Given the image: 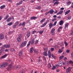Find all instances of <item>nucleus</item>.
<instances>
[{
    "mask_svg": "<svg viewBox=\"0 0 73 73\" xmlns=\"http://www.w3.org/2000/svg\"><path fill=\"white\" fill-rule=\"evenodd\" d=\"M27 42L26 41H25L23 42L20 45V47L21 48H23L24 46H25L27 44Z\"/></svg>",
    "mask_w": 73,
    "mask_h": 73,
    "instance_id": "1",
    "label": "nucleus"
},
{
    "mask_svg": "<svg viewBox=\"0 0 73 73\" xmlns=\"http://www.w3.org/2000/svg\"><path fill=\"white\" fill-rule=\"evenodd\" d=\"M4 38V36L3 34H0V40H3Z\"/></svg>",
    "mask_w": 73,
    "mask_h": 73,
    "instance_id": "2",
    "label": "nucleus"
},
{
    "mask_svg": "<svg viewBox=\"0 0 73 73\" xmlns=\"http://www.w3.org/2000/svg\"><path fill=\"white\" fill-rule=\"evenodd\" d=\"M3 47L5 48H10V44H6L3 45Z\"/></svg>",
    "mask_w": 73,
    "mask_h": 73,
    "instance_id": "3",
    "label": "nucleus"
},
{
    "mask_svg": "<svg viewBox=\"0 0 73 73\" xmlns=\"http://www.w3.org/2000/svg\"><path fill=\"white\" fill-rule=\"evenodd\" d=\"M68 25H69V23H67L65 24L64 27L65 29L67 30L68 29Z\"/></svg>",
    "mask_w": 73,
    "mask_h": 73,
    "instance_id": "4",
    "label": "nucleus"
},
{
    "mask_svg": "<svg viewBox=\"0 0 73 73\" xmlns=\"http://www.w3.org/2000/svg\"><path fill=\"white\" fill-rule=\"evenodd\" d=\"M11 68H12V64H10L9 65L8 67L7 68L8 70H11Z\"/></svg>",
    "mask_w": 73,
    "mask_h": 73,
    "instance_id": "5",
    "label": "nucleus"
},
{
    "mask_svg": "<svg viewBox=\"0 0 73 73\" xmlns=\"http://www.w3.org/2000/svg\"><path fill=\"white\" fill-rule=\"evenodd\" d=\"M70 68H68L66 70V73H70Z\"/></svg>",
    "mask_w": 73,
    "mask_h": 73,
    "instance_id": "6",
    "label": "nucleus"
},
{
    "mask_svg": "<svg viewBox=\"0 0 73 73\" xmlns=\"http://www.w3.org/2000/svg\"><path fill=\"white\" fill-rule=\"evenodd\" d=\"M62 27L61 26L59 28L57 31V32H60V31L62 30Z\"/></svg>",
    "mask_w": 73,
    "mask_h": 73,
    "instance_id": "7",
    "label": "nucleus"
},
{
    "mask_svg": "<svg viewBox=\"0 0 73 73\" xmlns=\"http://www.w3.org/2000/svg\"><path fill=\"white\" fill-rule=\"evenodd\" d=\"M47 22H46L44 23V24H43L42 25H41V27L42 28V27H45L46 24H47Z\"/></svg>",
    "mask_w": 73,
    "mask_h": 73,
    "instance_id": "8",
    "label": "nucleus"
},
{
    "mask_svg": "<svg viewBox=\"0 0 73 73\" xmlns=\"http://www.w3.org/2000/svg\"><path fill=\"white\" fill-rule=\"evenodd\" d=\"M49 12V13H50L51 15H52L53 14V12H54V11L53 10V9H51L50 10Z\"/></svg>",
    "mask_w": 73,
    "mask_h": 73,
    "instance_id": "9",
    "label": "nucleus"
},
{
    "mask_svg": "<svg viewBox=\"0 0 73 73\" xmlns=\"http://www.w3.org/2000/svg\"><path fill=\"white\" fill-rule=\"evenodd\" d=\"M7 56H8V54H5V55L3 56L1 58H0L1 59H2V58H5Z\"/></svg>",
    "mask_w": 73,
    "mask_h": 73,
    "instance_id": "10",
    "label": "nucleus"
},
{
    "mask_svg": "<svg viewBox=\"0 0 73 73\" xmlns=\"http://www.w3.org/2000/svg\"><path fill=\"white\" fill-rule=\"evenodd\" d=\"M47 68H52V65H51L50 63H49L48 64Z\"/></svg>",
    "mask_w": 73,
    "mask_h": 73,
    "instance_id": "11",
    "label": "nucleus"
},
{
    "mask_svg": "<svg viewBox=\"0 0 73 73\" xmlns=\"http://www.w3.org/2000/svg\"><path fill=\"white\" fill-rule=\"evenodd\" d=\"M70 10H69L67 11L65 13V15H68V14L69 13H70Z\"/></svg>",
    "mask_w": 73,
    "mask_h": 73,
    "instance_id": "12",
    "label": "nucleus"
},
{
    "mask_svg": "<svg viewBox=\"0 0 73 73\" xmlns=\"http://www.w3.org/2000/svg\"><path fill=\"white\" fill-rule=\"evenodd\" d=\"M21 40V39L20 37H18L17 38V41L18 42H20Z\"/></svg>",
    "mask_w": 73,
    "mask_h": 73,
    "instance_id": "13",
    "label": "nucleus"
},
{
    "mask_svg": "<svg viewBox=\"0 0 73 73\" xmlns=\"http://www.w3.org/2000/svg\"><path fill=\"white\" fill-rule=\"evenodd\" d=\"M55 31V29L53 28L51 30V34H52V35H54V32Z\"/></svg>",
    "mask_w": 73,
    "mask_h": 73,
    "instance_id": "14",
    "label": "nucleus"
},
{
    "mask_svg": "<svg viewBox=\"0 0 73 73\" xmlns=\"http://www.w3.org/2000/svg\"><path fill=\"white\" fill-rule=\"evenodd\" d=\"M49 27L50 29L52 27H54L52 23H50L49 24Z\"/></svg>",
    "mask_w": 73,
    "mask_h": 73,
    "instance_id": "15",
    "label": "nucleus"
},
{
    "mask_svg": "<svg viewBox=\"0 0 73 73\" xmlns=\"http://www.w3.org/2000/svg\"><path fill=\"white\" fill-rule=\"evenodd\" d=\"M63 13V11H60L57 14V15H61L62 13Z\"/></svg>",
    "mask_w": 73,
    "mask_h": 73,
    "instance_id": "16",
    "label": "nucleus"
},
{
    "mask_svg": "<svg viewBox=\"0 0 73 73\" xmlns=\"http://www.w3.org/2000/svg\"><path fill=\"white\" fill-rule=\"evenodd\" d=\"M64 24V21H63L62 20L59 23V25H62Z\"/></svg>",
    "mask_w": 73,
    "mask_h": 73,
    "instance_id": "17",
    "label": "nucleus"
},
{
    "mask_svg": "<svg viewBox=\"0 0 73 73\" xmlns=\"http://www.w3.org/2000/svg\"><path fill=\"white\" fill-rule=\"evenodd\" d=\"M2 65H3V67H5V66H7L8 65V64L7 63H4Z\"/></svg>",
    "mask_w": 73,
    "mask_h": 73,
    "instance_id": "18",
    "label": "nucleus"
},
{
    "mask_svg": "<svg viewBox=\"0 0 73 73\" xmlns=\"http://www.w3.org/2000/svg\"><path fill=\"white\" fill-rule=\"evenodd\" d=\"M63 51V50L62 49H59V50L58 51V52L61 53Z\"/></svg>",
    "mask_w": 73,
    "mask_h": 73,
    "instance_id": "19",
    "label": "nucleus"
},
{
    "mask_svg": "<svg viewBox=\"0 0 73 73\" xmlns=\"http://www.w3.org/2000/svg\"><path fill=\"white\" fill-rule=\"evenodd\" d=\"M31 43V44H33V43H34V42H35V39H33L32 41H30L29 42V43Z\"/></svg>",
    "mask_w": 73,
    "mask_h": 73,
    "instance_id": "20",
    "label": "nucleus"
},
{
    "mask_svg": "<svg viewBox=\"0 0 73 73\" xmlns=\"http://www.w3.org/2000/svg\"><path fill=\"white\" fill-rule=\"evenodd\" d=\"M5 7V5H3L1 6L0 7V8L1 9H3V8H4Z\"/></svg>",
    "mask_w": 73,
    "mask_h": 73,
    "instance_id": "21",
    "label": "nucleus"
},
{
    "mask_svg": "<svg viewBox=\"0 0 73 73\" xmlns=\"http://www.w3.org/2000/svg\"><path fill=\"white\" fill-rule=\"evenodd\" d=\"M48 56L49 58H50V57H51V54H50V51H48Z\"/></svg>",
    "mask_w": 73,
    "mask_h": 73,
    "instance_id": "22",
    "label": "nucleus"
},
{
    "mask_svg": "<svg viewBox=\"0 0 73 73\" xmlns=\"http://www.w3.org/2000/svg\"><path fill=\"white\" fill-rule=\"evenodd\" d=\"M36 19H37V17H32L31 18V20H35Z\"/></svg>",
    "mask_w": 73,
    "mask_h": 73,
    "instance_id": "23",
    "label": "nucleus"
},
{
    "mask_svg": "<svg viewBox=\"0 0 73 73\" xmlns=\"http://www.w3.org/2000/svg\"><path fill=\"white\" fill-rule=\"evenodd\" d=\"M22 3H23V1H20L17 4V5H20V4H22Z\"/></svg>",
    "mask_w": 73,
    "mask_h": 73,
    "instance_id": "24",
    "label": "nucleus"
},
{
    "mask_svg": "<svg viewBox=\"0 0 73 73\" xmlns=\"http://www.w3.org/2000/svg\"><path fill=\"white\" fill-rule=\"evenodd\" d=\"M27 35V37H29V36H30L31 35V33L29 32H28Z\"/></svg>",
    "mask_w": 73,
    "mask_h": 73,
    "instance_id": "25",
    "label": "nucleus"
},
{
    "mask_svg": "<svg viewBox=\"0 0 73 73\" xmlns=\"http://www.w3.org/2000/svg\"><path fill=\"white\" fill-rule=\"evenodd\" d=\"M41 7H40V6H38L36 7L35 8V9H41Z\"/></svg>",
    "mask_w": 73,
    "mask_h": 73,
    "instance_id": "26",
    "label": "nucleus"
},
{
    "mask_svg": "<svg viewBox=\"0 0 73 73\" xmlns=\"http://www.w3.org/2000/svg\"><path fill=\"white\" fill-rule=\"evenodd\" d=\"M9 17V15L8 14H7V15L5 17V20H7L8 18Z\"/></svg>",
    "mask_w": 73,
    "mask_h": 73,
    "instance_id": "27",
    "label": "nucleus"
},
{
    "mask_svg": "<svg viewBox=\"0 0 73 73\" xmlns=\"http://www.w3.org/2000/svg\"><path fill=\"white\" fill-rule=\"evenodd\" d=\"M45 20H46V19H45V18L42 19L40 21V23H43V22H44V21H45Z\"/></svg>",
    "mask_w": 73,
    "mask_h": 73,
    "instance_id": "28",
    "label": "nucleus"
},
{
    "mask_svg": "<svg viewBox=\"0 0 73 73\" xmlns=\"http://www.w3.org/2000/svg\"><path fill=\"white\" fill-rule=\"evenodd\" d=\"M33 47H32L30 49L31 53H33Z\"/></svg>",
    "mask_w": 73,
    "mask_h": 73,
    "instance_id": "29",
    "label": "nucleus"
},
{
    "mask_svg": "<svg viewBox=\"0 0 73 73\" xmlns=\"http://www.w3.org/2000/svg\"><path fill=\"white\" fill-rule=\"evenodd\" d=\"M13 24V23L12 22H10L9 23V24H7L8 25H9V26H11Z\"/></svg>",
    "mask_w": 73,
    "mask_h": 73,
    "instance_id": "30",
    "label": "nucleus"
},
{
    "mask_svg": "<svg viewBox=\"0 0 73 73\" xmlns=\"http://www.w3.org/2000/svg\"><path fill=\"white\" fill-rule=\"evenodd\" d=\"M64 57V56L63 55L60 56L59 57L60 60H61L62 58H63Z\"/></svg>",
    "mask_w": 73,
    "mask_h": 73,
    "instance_id": "31",
    "label": "nucleus"
},
{
    "mask_svg": "<svg viewBox=\"0 0 73 73\" xmlns=\"http://www.w3.org/2000/svg\"><path fill=\"white\" fill-rule=\"evenodd\" d=\"M64 44H65V46H68V43L66 42V41H64Z\"/></svg>",
    "mask_w": 73,
    "mask_h": 73,
    "instance_id": "32",
    "label": "nucleus"
},
{
    "mask_svg": "<svg viewBox=\"0 0 73 73\" xmlns=\"http://www.w3.org/2000/svg\"><path fill=\"white\" fill-rule=\"evenodd\" d=\"M11 18H9L8 19H7V22L10 21L11 20Z\"/></svg>",
    "mask_w": 73,
    "mask_h": 73,
    "instance_id": "33",
    "label": "nucleus"
},
{
    "mask_svg": "<svg viewBox=\"0 0 73 73\" xmlns=\"http://www.w3.org/2000/svg\"><path fill=\"white\" fill-rule=\"evenodd\" d=\"M20 68H21V66L20 65H18L17 66V69H19Z\"/></svg>",
    "mask_w": 73,
    "mask_h": 73,
    "instance_id": "34",
    "label": "nucleus"
},
{
    "mask_svg": "<svg viewBox=\"0 0 73 73\" xmlns=\"http://www.w3.org/2000/svg\"><path fill=\"white\" fill-rule=\"evenodd\" d=\"M19 55L20 56H22L23 55V53H22V52H21L19 53Z\"/></svg>",
    "mask_w": 73,
    "mask_h": 73,
    "instance_id": "35",
    "label": "nucleus"
},
{
    "mask_svg": "<svg viewBox=\"0 0 73 73\" xmlns=\"http://www.w3.org/2000/svg\"><path fill=\"white\" fill-rule=\"evenodd\" d=\"M44 56H48V54H47L46 52H44Z\"/></svg>",
    "mask_w": 73,
    "mask_h": 73,
    "instance_id": "36",
    "label": "nucleus"
},
{
    "mask_svg": "<svg viewBox=\"0 0 73 73\" xmlns=\"http://www.w3.org/2000/svg\"><path fill=\"white\" fill-rule=\"evenodd\" d=\"M4 46H3L2 47H1V50H1L2 51H2H3V50H4Z\"/></svg>",
    "mask_w": 73,
    "mask_h": 73,
    "instance_id": "37",
    "label": "nucleus"
},
{
    "mask_svg": "<svg viewBox=\"0 0 73 73\" xmlns=\"http://www.w3.org/2000/svg\"><path fill=\"white\" fill-rule=\"evenodd\" d=\"M67 18L68 20H70L71 19V18H72V17L71 16H69Z\"/></svg>",
    "mask_w": 73,
    "mask_h": 73,
    "instance_id": "38",
    "label": "nucleus"
},
{
    "mask_svg": "<svg viewBox=\"0 0 73 73\" xmlns=\"http://www.w3.org/2000/svg\"><path fill=\"white\" fill-rule=\"evenodd\" d=\"M44 50L45 51V52H46L47 51H48V48H44Z\"/></svg>",
    "mask_w": 73,
    "mask_h": 73,
    "instance_id": "39",
    "label": "nucleus"
},
{
    "mask_svg": "<svg viewBox=\"0 0 73 73\" xmlns=\"http://www.w3.org/2000/svg\"><path fill=\"white\" fill-rule=\"evenodd\" d=\"M43 32H44V31L42 30L39 31V33L40 34H42V33Z\"/></svg>",
    "mask_w": 73,
    "mask_h": 73,
    "instance_id": "40",
    "label": "nucleus"
},
{
    "mask_svg": "<svg viewBox=\"0 0 73 73\" xmlns=\"http://www.w3.org/2000/svg\"><path fill=\"white\" fill-rule=\"evenodd\" d=\"M69 63L72 65L73 63V62L71 60H70L69 61Z\"/></svg>",
    "mask_w": 73,
    "mask_h": 73,
    "instance_id": "41",
    "label": "nucleus"
},
{
    "mask_svg": "<svg viewBox=\"0 0 73 73\" xmlns=\"http://www.w3.org/2000/svg\"><path fill=\"white\" fill-rule=\"evenodd\" d=\"M52 57L53 58H54V59H55L56 58V56L53 55V54H52Z\"/></svg>",
    "mask_w": 73,
    "mask_h": 73,
    "instance_id": "42",
    "label": "nucleus"
},
{
    "mask_svg": "<svg viewBox=\"0 0 73 73\" xmlns=\"http://www.w3.org/2000/svg\"><path fill=\"white\" fill-rule=\"evenodd\" d=\"M56 24H57V21L54 22V23L53 24V26H55V25H56Z\"/></svg>",
    "mask_w": 73,
    "mask_h": 73,
    "instance_id": "43",
    "label": "nucleus"
},
{
    "mask_svg": "<svg viewBox=\"0 0 73 73\" xmlns=\"http://www.w3.org/2000/svg\"><path fill=\"white\" fill-rule=\"evenodd\" d=\"M56 66H54L52 68V70H54V69H56Z\"/></svg>",
    "mask_w": 73,
    "mask_h": 73,
    "instance_id": "44",
    "label": "nucleus"
},
{
    "mask_svg": "<svg viewBox=\"0 0 73 73\" xmlns=\"http://www.w3.org/2000/svg\"><path fill=\"white\" fill-rule=\"evenodd\" d=\"M56 4H57V5L58 4V2H56L54 3V5H56Z\"/></svg>",
    "mask_w": 73,
    "mask_h": 73,
    "instance_id": "45",
    "label": "nucleus"
},
{
    "mask_svg": "<svg viewBox=\"0 0 73 73\" xmlns=\"http://www.w3.org/2000/svg\"><path fill=\"white\" fill-rule=\"evenodd\" d=\"M23 37V35H22L20 34L19 35V36L18 37H19V38H21V37Z\"/></svg>",
    "mask_w": 73,
    "mask_h": 73,
    "instance_id": "46",
    "label": "nucleus"
},
{
    "mask_svg": "<svg viewBox=\"0 0 73 73\" xmlns=\"http://www.w3.org/2000/svg\"><path fill=\"white\" fill-rule=\"evenodd\" d=\"M49 13V12H47L45 13V15L46 16H47V15H48V14Z\"/></svg>",
    "mask_w": 73,
    "mask_h": 73,
    "instance_id": "47",
    "label": "nucleus"
},
{
    "mask_svg": "<svg viewBox=\"0 0 73 73\" xmlns=\"http://www.w3.org/2000/svg\"><path fill=\"white\" fill-rule=\"evenodd\" d=\"M55 66L56 68H58L59 66L58 65L56 64L55 65Z\"/></svg>",
    "mask_w": 73,
    "mask_h": 73,
    "instance_id": "48",
    "label": "nucleus"
},
{
    "mask_svg": "<svg viewBox=\"0 0 73 73\" xmlns=\"http://www.w3.org/2000/svg\"><path fill=\"white\" fill-rule=\"evenodd\" d=\"M19 21H17V22H16L15 23V25H18L19 24Z\"/></svg>",
    "mask_w": 73,
    "mask_h": 73,
    "instance_id": "49",
    "label": "nucleus"
},
{
    "mask_svg": "<svg viewBox=\"0 0 73 73\" xmlns=\"http://www.w3.org/2000/svg\"><path fill=\"white\" fill-rule=\"evenodd\" d=\"M71 3V2L70 1L68 2L67 3V4H68V5H70Z\"/></svg>",
    "mask_w": 73,
    "mask_h": 73,
    "instance_id": "50",
    "label": "nucleus"
},
{
    "mask_svg": "<svg viewBox=\"0 0 73 73\" xmlns=\"http://www.w3.org/2000/svg\"><path fill=\"white\" fill-rule=\"evenodd\" d=\"M36 32H37L36 31H34L32 32V33L33 34H35V33H36Z\"/></svg>",
    "mask_w": 73,
    "mask_h": 73,
    "instance_id": "51",
    "label": "nucleus"
},
{
    "mask_svg": "<svg viewBox=\"0 0 73 73\" xmlns=\"http://www.w3.org/2000/svg\"><path fill=\"white\" fill-rule=\"evenodd\" d=\"M62 62H59V66H61V64H62Z\"/></svg>",
    "mask_w": 73,
    "mask_h": 73,
    "instance_id": "52",
    "label": "nucleus"
},
{
    "mask_svg": "<svg viewBox=\"0 0 73 73\" xmlns=\"http://www.w3.org/2000/svg\"><path fill=\"white\" fill-rule=\"evenodd\" d=\"M16 25H14L13 27V28L15 29L16 28Z\"/></svg>",
    "mask_w": 73,
    "mask_h": 73,
    "instance_id": "53",
    "label": "nucleus"
},
{
    "mask_svg": "<svg viewBox=\"0 0 73 73\" xmlns=\"http://www.w3.org/2000/svg\"><path fill=\"white\" fill-rule=\"evenodd\" d=\"M66 59H67V58L66 57H65L64 58V60L65 61H66Z\"/></svg>",
    "mask_w": 73,
    "mask_h": 73,
    "instance_id": "54",
    "label": "nucleus"
},
{
    "mask_svg": "<svg viewBox=\"0 0 73 73\" xmlns=\"http://www.w3.org/2000/svg\"><path fill=\"white\" fill-rule=\"evenodd\" d=\"M54 48H51V50L52 52H53V51L54 50Z\"/></svg>",
    "mask_w": 73,
    "mask_h": 73,
    "instance_id": "55",
    "label": "nucleus"
},
{
    "mask_svg": "<svg viewBox=\"0 0 73 73\" xmlns=\"http://www.w3.org/2000/svg\"><path fill=\"white\" fill-rule=\"evenodd\" d=\"M25 22H24L22 24L23 26H24L25 25Z\"/></svg>",
    "mask_w": 73,
    "mask_h": 73,
    "instance_id": "56",
    "label": "nucleus"
},
{
    "mask_svg": "<svg viewBox=\"0 0 73 73\" xmlns=\"http://www.w3.org/2000/svg\"><path fill=\"white\" fill-rule=\"evenodd\" d=\"M36 1V0H31V3H34V1Z\"/></svg>",
    "mask_w": 73,
    "mask_h": 73,
    "instance_id": "57",
    "label": "nucleus"
},
{
    "mask_svg": "<svg viewBox=\"0 0 73 73\" xmlns=\"http://www.w3.org/2000/svg\"><path fill=\"white\" fill-rule=\"evenodd\" d=\"M3 67H4V66H3V64H2V65H1L0 66V68H3Z\"/></svg>",
    "mask_w": 73,
    "mask_h": 73,
    "instance_id": "58",
    "label": "nucleus"
},
{
    "mask_svg": "<svg viewBox=\"0 0 73 73\" xmlns=\"http://www.w3.org/2000/svg\"><path fill=\"white\" fill-rule=\"evenodd\" d=\"M34 52L35 53H38V51H36V50H34Z\"/></svg>",
    "mask_w": 73,
    "mask_h": 73,
    "instance_id": "59",
    "label": "nucleus"
},
{
    "mask_svg": "<svg viewBox=\"0 0 73 73\" xmlns=\"http://www.w3.org/2000/svg\"><path fill=\"white\" fill-rule=\"evenodd\" d=\"M13 33V32L12 31H10L8 33L9 34H11V33Z\"/></svg>",
    "mask_w": 73,
    "mask_h": 73,
    "instance_id": "60",
    "label": "nucleus"
},
{
    "mask_svg": "<svg viewBox=\"0 0 73 73\" xmlns=\"http://www.w3.org/2000/svg\"><path fill=\"white\" fill-rule=\"evenodd\" d=\"M38 40H36L35 42V44H37V43H38Z\"/></svg>",
    "mask_w": 73,
    "mask_h": 73,
    "instance_id": "61",
    "label": "nucleus"
},
{
    "mask_svg": "<svg viewBox=\"0 0 73 73\" xmlns=\"http://www.w3.org/2000/svg\"><path fill=\"white\" fill-rule=\"evenodd\" d=\"M56 19H54L52 20V21H56Z\"/></svg>",
    "mask_w": 73,
    "mask_h": 73,
    "instance_id": "62",
    "label": "nucleus"
},
{
    "mask_svg": "<svg viewBox=\"0 0 73 73\" xmlns=\"http://www.w3.org/2000/svg\"><path fill=\"white\" fill-rule=\"evenodd\" d=\"M69 52H70V51H69V50H66V52L67 53H69Z\"/></svg>",
    "mask_w": 73,
    "mask_h": 73,
    "instance_id": "63",
    "label": "nucleus"
},
{
    "mask_svg": "<svg viewBox=\"0 0 73 73\" xmlns=\"http://www.w3.org/2000/svg\"><path fill=\"white\" fill-rule=\"evenodd\" d=\"M71 56L72 57H73V51L72 52L71 54Z\"/></svg>",
    "mask_w": 73,
    "mask_h": 73,
    "instance_id": "64",
    "label": "nucleus"
}]
</instances>
